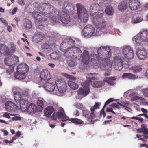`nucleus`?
Wrapping results in <instances>:
<instances>
[{"label": "nucleus", "instance_id": "nucleus-61", "mask_svg": "<svg viewBox=\"0 0 148 148\" xmlns=\"http://www.w3.org/2000/svg\"><path fill=\"white\" fill-rule=\"evenodd\" d=\"M143 133H144V135H146L148 136V130L147 128L145 126H143Z\"/></svg>", "mask_w": 148, "mask_h": 148}, {"label": "nucleus", "instance_id": "nucleus-54", "mask_svg": "<svg viewBox=\"0 0 148 148\" xmlns=\"http://www.w3.org/2000/svg\"><path fill=\"white\" fill-rule=\"evenodd\" d=\"M75 105L77 108L79 109H82L84 108V106L81 103H76Z\"/></svg>", "mask_w": 148, "mask_h": 148}, {"label": "nucleus", "instance_id": "nucleus-35", "mask_svg": "<svg viewBox=\"0 0 148 148\" xmlns=\"http://www.w3.org/2000/svg\"><path fill=\"white\" fill-rule=\"evenodd\" d=\"M139 33H138L137 35L134 37L133 39V41L135 40L136 44L138 45H140L141 42L142 40L141 38Z\"/></svg>", "mask_w": 148, "mask_h": 148}, {"label": "nucleus", "instance_id": "nucleus-26", "mask_svg": "<svg viewBox=\"0 0 148 148\" xmlns=\"http://www.w3.org/2000/svg\"><path fill=\"white\" fill-rule=\"evenodd\" d=\"M15 106H16V105L10 101L6 102L5 103V107L7 110H13Z\"/></svg>", "mask_w": 148, "mask_h": 148}, {"label": "nucleus", "instance_id": "nucleus-9", "mask_svg": "<svg viewBox=\"0 0 148 148\" xmlns=\"http://www.w3.org/2000/svg\"><path fill=\"white\" fill-rule=\"evenodd\" d=\"M123 62L120 56L115 57L113 60V64L114 69L118 71L121 70L123 66Z\"/></svg>", "mask_w": 148, "mask_h": 148}, {"label": "nucleus", "instance_id": "nucleus-38", "mask_svg": "<svg viewBox=\"0 0 148 148\" xmlns=\"http://www.w3.org/2000/svg\"><path fill=\"white\" fill-rule=\"evenodd\" d=\"M123 78H127L130 79H134L136 78V75L131 73H124L122 76Z\"/></svg>", "mask_w": 148, "mask_h": 148}, {"label": "nucleus", "instance_id": "nucleus-53", "mask_svg": "<svg viewBox=\"0 0 148 148\" xmlns=\"http://www.w3.org/2000/svg\"><path fill=\"white\" fill-rule=\"evenodd\" d=\"M114 100L112 99V98H110L108 99L105 103L104 105L103 106V108H105L106 106L108 104L110 103L111 102L113 101Z\"/></svg>", "mask_w": 148, "mask_h": 148}, {"label": "nucleus", "instance_id": "nucleus-37", "mask_svg": "<svg viewBox=\"0 0 148 148\" xmlns=\"http://www.w3.org/2000/svg\"><path fill=\"white\" fill-rule=\"evenodd\" d=\"M68 47L67 43L64 41L61 43L60 46V49L62 51L64 52L65 51H66L68 48Z\"/></svg>", "mask_w": 148, "mask_h": 148}, {"label": "nucleus", "instance_id": "nucleus-36", "mask_svg": "<svg viewBox=\"0 0 148 148\" xmlns=\"http://www.w3.org/2000/svg\"><path fill=\"white\" fill-rule=\"evenodd\" d=\"M133 72L134 73H136L141 71L142 70L141 66L140 65H134L132 67Z\"/></svg>", "mask_w": 148, "mask_h": 148}, {"label": "nucleus", "instance_id": "nucleus-48", "mask_svg": "<svg viewBox=\"0 0 148 148\" xmlns=\"http://www.w3.org/2000/svg\"><path fill=\"white\" fill-rule=\"evenodd\" d=\"M90 112L87 109H84L83 110V116L87 117L90 114Z\"/></svg>", "mask_w": 148, "mask_h": 148}, {"label": "nucleus", "instance_id": "nucleus-59", "mask_svg": "<svg viewBox=\"0 0 148 148\" xmlns=\"http://www.w3.org/2000/svg\"><path fill=\"white\" fill-rule=\"evenodd\" d=\"M0 21L6 26H7L8 25V23L4 18H0Z\"/></svg>", "mask_w": 148, "mask_h": 148}, {"label": "nucleus", "instance_id": "nucleus-7", "mask_svg": "<svg viewBox=\"0 0 148 148\" xmlns=\"http://www.w3.org/2000/svg\"><path fill=\"white\" fill-rule=\"evenodd\" d=\"M95 32L94 27L90 25H87L83 29L82 34L84 37L89 38L92 36Z\"/></svg>", "mask_w": 148, "mask_h": 148}, {"label": "nucleus", "instance_id": "nucleus-55", "mask_svg": "<svg viewBox=\"0 0 148 148\" xmlns=\"http://www.w3.org/2000/svg\"><path fill=\"white\" fill-rule=\"evenodd\" d=\"M42 49H49L50 47L49 45L46 43H44L42 46Z\"/></svg>", "mask_w": 148, "mask_h": 148}, {"label": "nucleus", "instance_id": "nucleus-6", "mask_svg": "<svg viewBox=\"0 0 148 148\" xmlns=\"http://www.w3.org/2000/svg\"><path fill=\"white\" fill-rule=\"evenodd\" d=\"M16 47L15 45L13 43L10 45V51L8 47L4 44H0V57L3 55L10 54L11 53H14Z\"/></svg>", "mask_w": 148, "mask_h": 148}, {"label": "nucleus", "instance_id": "nucleus-24", "mask_svg": "<svg viewBox=\"0 0 148 148\" xmlns=\"http://www.w3.org/2000/svg\"><path fill=\"white\" fill-rule=\"evenodd\" d=\"M142 41L148 42V30H145L139 32Z\"/></svg>", "mask_w": 148, "mask_h": 148}, {"label": "nucleus", "instance_id": "nucleus-12", "mask_svg": "<svg viewBox=\"0 0 148 148\" xmlns=\"http://www.w3.org/2000/svg\"><path fill=\"white\" fill-rule=\"evenodd\" d=\"M136 54L138 58L141 60H143L147 57V51L142 46L139 47L137 49Z\"/></svg>", "mask_w": 148, "mask_h": 148}, {"label": "nucleus", "instance_id": "nucleus-41", "mask_svg": "<svg viewBox=\"0 0 148 148\" xmlns=\"http://www.w3.org/2000/svg\"><path fill=\"white\" fill-rule=\"evenodd\" d=\"M70 121L76 124H83L84 122L81 120L77 118H73L70 119Z\"/></svg>", "mask_w": 148, "mask_h": 148}, {"label": "nucleus", "instance_id": "nucleus-22", "mask_svg": "<svg viewBox=\"0 0 148 148\" xmlns=\"http://www.w3.org/2000/svg\"><path fill=\"white\" fill-rule=\"evenodd\" d=\"M45 89L49 92H52L56 88L55 84L50 83H47L44 85Z\"/></svg>", "mask_w": 148, "mask_h": 148}, {"label": "nucleus", "instance_id": "nucleus-47", "mask_svg": "<svg viewBox=\"0 0 148 148\" xmlns=\"http://www.w3.org/2000/svg\"><path fill=\"white\" fill-rule=\"evenodd\" d=\"M67 63L69 65L70 67H73L75 65V62L72 60H67Z\"/></svg>", "mask_w": 148, "mask_h": 148}, {"label": "nucleus", "instance_id": "nucleus-52", "mask_svg": "<svg viewBox=\"0 0 148 148\" xmlns=\"http://www.w3.org/2000/svg\"><path fill=\"white\" fill-rule=\"evenodd\" d=\"M58 54L56 52H54L51 54L50 56L51 58L54 59H56L57 56Z\"/></svg>", "mask_w": 148, "mask_h": 148}, {"label": "nucleus", "instance_id": "nucleus-19", "mask_svg": "<svg viewBox=\"0 0 148 148\" xmlns=\"http://www.w3.org/2000/svg\"><path fill=\"white\" fill-rule=\"evenodd\" d=\"M21 93L15 92L14 93V96L15 100L16 102L19 103V101L20 100L21 98L22 97H25V96L28 95V93L27 92H23L21 95Z\"/></svg>", "mask_w": 148, "mask_h": 148}, {"label": "nucleus", "instance_id": "nucleus-43", "mask_svg": "<svg viewBox=\"0 0 148 148\" xmlns=\"http://www.w3.org/2000/svg\"><path fill=\"white\" fill-rule=\"evenodd\" d=\"M142 19L140 17H137L136 18H132V22L133 23H137L141 22L142 21Z\"/></svg>", "mask_w": 148, "mask_h": 148}, {"label": "nucleus", "instance_id": "nucleus-23", "mask_svg": "<svg viewBox=\"0 0 148 148\" xmlns=\"http://www.w3.org/2000/svg\"><path fill=\"white\" fill-rule=\"evenodd\" d=\"M128 8V3L125 1L120 3L118 5V9L121 12L124 11Z\"/></svg>", "mask_w": 148, "mask_h": 148}, {"label": "nucleus", "instance_id": "nucleus-17", "mask_svg": "<svg viewBox=\"0 0 148 148\" xmlns=\"http://www.w3.org/2000/svg\"><path fill=\"white\" fill-rule=\"evenodd\" d=\"M17 71L25 75L28 71V66L25 64H20L17 67Z\"/></svg>", "mask_w": 148, "mask_h": 148}, {"label": "nucleus", "instance_id": "nucleus-4", "mask_svg": "<svg viewBox=\"0 0 148 148\" xmlns=\"http://www.w3.org/2000/svg\"><path fill=\"white\" fill-rule=\"evenodd\" d=\"M73 9V6L71 3L68 1H65L62 8L63 12L59 14V18L57 19V21L55 22H57L59 19L63 23L68 24L71 21L70 17L69 15L66 14L65 12H69ZM57 17L58 18V16Z\"/></svg>", "mask_w": 148, "mask_h": 148}, {"label": "nucleus", "instance_id": "nucleus-57", "mask_svg": "<svg viewBox=\"0 0 148 148\" xmlns=\"http://www.w3.org/2000/svg\"><path fill=\"white\" fill-rule=\"evenodd\" d=\"M57 118H58V117L57 116V115L56 113L55 112H54L53 114L51 117V119H52L55 120H56Z\"/></svg>", "mask_w": 148, "mask_h": 148}, {"label": "nucleus", "instance_id": "nucleus-49", "mask_svg": "<svg viewBox=\"0 0 148 148\" xmlns=\"http://www.w3.org/2000/svg\"><path fill=\"white\" fill-rule=\"evenodd\" d=\"M142 92L144 95L148 98V88L143 89Z\"/></svg>", "mask_w": 148, "mask_h": 148}, {"label": "nucleus", "instance_id": "nucleus-16", "mask_svg": "<svg viewBox=\"0 0 148 148\" xmlns=\"http://www.w3.org/2000/svg\"><path fill=\"white\" fill-rule=\"evenodd\" d=\"M58 118H61L63 119L62 121H65L67 120L68 117L65 114V112L62 108L60 107L56 112Z\"/></svg>", "mask_w": 148, "mask_h": 148}, {"label": "nucleus", "instance_id": "nucleus-42", "mask_svg": "<svg viewBox=\"0 0 148 148\" xmlns=\"http://www.w3.org/2000/svg\"><path fill=\"white\" fill-rule=\"evenodd\" d=\"M4 62L5 64L8 66H13V63L12 62V59L9 58H5L4 59Z\"/></svg>", "mask_w": 148, "mask_h": 148}, {"label": "nucleus", "instance_id": "nucleus-46", "mask_svg": "<svg viewBox=\"0 0 148 148\" xmlns=\"http://www.w3.org/2000/svg\"><path fill=\"white\" fill-rule=\"evenodd\" d=\"M141 100L143 101L144 100V99L139 96H135L132 97L131 99V100L132 101H134L135 100Z\"/></svg>", "mask_w": 148, "mask_h": 148}, {"label": "nucleus", "instance_id": "nucleus-62", "mask_svg": "<svg viewBox=\"0 0 148 148\" xmlns=\"http://www.w3.org/2000/svg\"><path fill=\"white\" fill-rule=\"evenodd\" d=\"M13 115L10 114L8 112H6L5 113V114L4 115V117H6L8 118H10V115Z\"/></svg>", "mask_w": 148, "mask_h": 148}, {"label": "nucleus", "instance_id": "nucleus-11", "mask_svg": "<svg viewBox=\"0 0 148 148\" xmlns=\"http://www.w3.org/2000/svg\"><path fill=\"white\" fill-rule=\"evenodd\" d=\"M101 8V7L98 3H94L92 4L90 6L89 10L90 16H91L93 19H95V16L96 15L97 12L99 9Z\"/></svg>", "mask_w": 148, "mask_h": 148}, {"label": "nucleus", "instance_id": "nucleus-3", "mask_svg": "<svg viewBox=\"0 0 148 148\" xmlns=\"http://www.w3.org/2000/svg\"><path fill=\"white\" fill-rule=\"evenodd\" d=\"M64 40L68 46L67 50L64 54V56L68 58L75 57L78 60L80 59L82 52L79 48L74 46L81 42L80 40L77 38H74V40L66 38Z\"/></svg>", "mask_w": 148, "mask_h": 148}, {"label": "nucleus", "instance_id": "nucleus-14", "mask_svg": "<svg viewBox=\"0 0 148 148\" xmlns=\"http://www.w3.org/2000/svg\"><path fill=\"white\" fill-rule=\"evenodd\" d=\"M129 7L131 10H135L141 7V4L138 0H129Z\"/></svg>", "mask_w": 148, "mask_h": 148}, {"label": "nucleus", "instance_id": "nucleus-10", "mask_svg": "<svg viewBox=\"0 0 148 148\" xmlns=\"http://www.w3.org/2000/svg\"><path fill=\"white\" fill-rule=\"evenodd\" d=\"M123 54L127 59H132L134 57V52L132 48L130 46H125L123 49Z\"/></svg>", "mask_w": 148, "mask_h": 148}, {"label": "nucleus", "instance_id": "nucleus-27", "mask_svg": "<svg viewBox=\"0 0 148 148\" xmlns=\"http://www.w3.org/2000/svg\"><path fill=\"white\" fill-rule=\"evenodd\" d=\"M14 76L15 78L19 79H24L25 77V74L17 71L16 72L14 73Z\"/></svg>", "mask_w": 148, "mask_h": 148}, {"label": "nucleus", "instance_id": "nucleus-20", "mask_svg": "<svg viewBox=\"0 0 148 148\" xmlns=\"http://www.w3.org/2000/svg\"><path fill=\"white\" fill-rule=\"evenodd\" d=\"M79 95H81L82 97L86 96L89 93L90 90L88 87H84L83 88H79L77 91Z\"/></svg>", "mask_w": 148, "mask_h": 148}, {"label": "nucleus", "instance_id": "nucleus-40", "mask_svg": "<svg viewBox=\"0 0 148 148\" xmlns=\"http://www.w3.org/2000/svg\"><path fill=\"white\" fill-rule=\"evenodd\" d=\"M106 13L110 15H112L113 14V9L112 7L109 6L106 8L105 9Z\"/></svg>", "mask_w": 148, "mask_h": 148}, {"label": "nucleus", "instance_id": "nucleus-33", "mask_svg": "<svg viewBox=\"0 0 148 148\" xmlns=\"http://www.w3.org/2000/svg\"><path fill=\"white\" fill-rule=\"evenodd\" d=\"M69 86L71 89L76 90L78 88V85L76 83L71 81H68L67 82Z\"/></svg>", "mask_w": 148, "mask_h": 148}, {"label": "nucleus", "instance_id": "nucleus-25", "mask_svg": "<svg viewBox=\"0 0 148 148\" xmlns=\"http://www.w3.org/2000/svg\"><path fill=\"white\" fill-rule=\"evenodd\" d=\"M36 106L34 103H31L30 104L28 107H27V110L30 113H35L36 112Z\"/></svg>", "mask_w": 148, "mask_h": 148}, {"label": "nucleus", "instance_id": "nucleus-1", "mask_svg": "<svg viewBox=\"0 0 148 148\" xmlns=\"http://www.w3.org/2000/svg\"><path fill=\"white\" fill-rule=\"evenodd\" d=\"M38 3L35 2L34 5L35 7L34 8V12L32 13L33 17L35 19L38 24V28L43 30L45 27L43 24L44 22L46 21L47 17L44 14L49 15L51 16L49 18L51 21L56 22L58 15L56 14V9L51 5L46 3H41L38 5Z\"/></svg>", "mask_w": 148, "mask_h": 148}, {"label": "nucleus", "instance_id": "nucleus-58", "mask_svg": "<svg viewBox=\"0 0 148 148\" xmlns=\"http://www.w3.org/2000/svg\"><path fill=\"white\" fill-rule=\"evenodd\" d=\"M111 106L114 109L117 108L119 109V105L115 103H113L111 105Z\"/></svg>", "mask_w": 148, "mask_h": 148}, {"label": "nucleus", "instance_id": "nucleus-15", "mask_svg": "<svg viewBox=\"0 0 148 148\" xmlns=\"http://www.w3.org/2000/svg\"><path fill=\"white\" fill-rule=\"evenodd\" d=\"M82 61L85 65L88 64L89 62V55L88 52L86 50H85L82 53Z\"/></svg>", "mask_w": 148, "mask_h": 148}, {"label": "nucleus", "instance_id": "nucleus-44", "mask_svg": "<svg viewBox=\"0 0 148 148\" xmlns=\"http://www.w3.org/2000/svg\"><path fill=\"white\" fill-rule=\"evenodd\" d=\"M129 59H127V60H126L124 62V64H123L124 67L127 69L130 68L129 66L130 65L131 62L129 61Z\"/></svg>", "mask_w": 148, "mask_h": 148}, {"label": "nucleus", "instance_id": "nucleus-56", "mask_svg": "<svg viewBox=\"0 0 148 148\" xmlns=\"http://www.w3.org/2000/svg\"><path fill=\"white\" fill-rule=\"evenodd\" d=\"M112 68V65L111 64V68L110 70H108V69H101L102 70H103L107 71V72H106L104 74V75L105 76H108L110 75V71L111 70Z\"/></svg>", "mask_w": 148, "mask_h": 148}, {"label": "nucleus", "instance_id": "nucleus-39", "mask_svg": "<svg viewBox=\"0 0 148 148\" xmlns=\"http://www.w3.org/2000/svg\"><path fill=\"white\" fill-rule=\"evenodd\" d=\"M116 79L115 77H111L109 79H104V82L108 83L109 84L111 85H113L115 84L112 80H115Z\"/></svg>", "mask_w": 148, "mask_h": 148}, {"label": "nucleus", "instance_id": "nucleus-64", "mask_svg": "<svg viewBox=\"0 0 148 148\" xmlns=\"http://www.w3.org/2000/svg\"><path fill=\"white\" fill-rule=\"evenodd\" d=\"M19 4L21 6H23L25 5V2L24 0H19Z\"/></svg>", "mask_w": 148, "mask_h": 148}, {"label": "nucleus", "instance_id": "nucleus-8", "mask_svg": "<svg viewBox=\"0 0 148 148\" xmlns=\"http://www.w3.org/2000/svg\"><path fill=\"white\" fill-rule=\"evenodd\" d=\"M57 89L59 93H63L66 90L67 87L66 82L64 80L59 79L55 82Z\"/></svg>", "mask_w": 148, "mask_h": 148}, {"label": "nucleus", "instance_id": "nucleus-21", "mask_svg": "<svg viewBox=\"0 0 148 148\" xmlns=\"http://www.w3.org/2000/svg\"><path fill=\"white\" fill-rule=\"evenodd\" d=\"M54 108L52 106H48L44 110V115L47 117L50 116L54 112Z\"/></svg>", "mask_w": 148, "mask_h": 148}, {"label": "nucleus", "instance_id": "nucleus-29", "mask_svg": "<svg viewBox=\"0 0 148 148\" xmlns=\"http://www.w3.org/2000/svg\"><path fill=\"white\" fill-rule=\"evenodd\" d=\"M104 11L102 9V8L99 9L97 12L96 15L95 16V19H93L94 21H95L96 19H98L99 18H102L104 14Z\"/></svg>", "mask_w": 148, "mask_h": 148}, {"label": "nucleus", "instance_id": "nucleus-34", "mask_svg": "<svg viewBox=\"0 0 148 148\" xmlns=\"http://www.w3.org/2000/svg\"><path fill=\"white\" fill-rule=\"evenodd\" d=\"M96 75L95 73H90L88 74L86 77L88 81H89V83H91V80H95L97 79Z\"/></svg>", "mask_w": 148, "mask_h": 148}, {"label": "nucleus", "instance_id": "nucleus-63", "mask_svg": "<svg viewBox=\"0 0 148 148\" xmlns=\"http://www.w3.org/2000/svg\"><path fill=\"white\" fill-rule=\"evenodd\" d=\"M18 10V8L16 7H14L13 10H12L11 14L12 15L14 14Z\"/></svg>", "mask_w": 148, "mask_h": 148}, {"label": "nucleus", "instance_id": "nucleus-60", "mask_svg": "<svg viewBox=\"0 0 148 148\" xmlns=\"http://www.w3.org/2000/svg\"><path fill=\"white\" fill-rule=\"evenodd\" d=\"M130 118L132 119L138 120L141 123H142L143 122V119L142 118H137L136 117H130Z\"/></svg>", "mask_w": 148, "mask_h": 148}, {"label": "nucleus", "instance_id": "nucleus-30", "mask_svg": "<svg viewBox=\"0 0 148 148\" xmlns=\"http://www.w3.org/2000/svg\"><path fill=\"white\" fill-rule=\"evenodd\" d=\"M95 25L96 27L100 30L105 29L106 27V23L105 22L102 21L98 23L94 21Z\"/></svg>", "mask_w": 148, "mask_h": 148}, {"label": "nucleus", "instance_id": "nucleus-31", "mask_svg": "<svg viewBox=\"0 0 148 148\" xmlns=\"http://www.w3.org/2000/svg\"><path fill=\"white\" fill-rule=\"evenodd\" d=\"M23 26L27 29H31L32 27V23L29 20L26 19L23 23Z\"/></svg>", "mask_w": 148, "mask_h": 148}, {"label": "nucleus", "instance_id": "nucleus-51", "mask_svg": "<svg viewBox=\"0 0 148 148\" xmlns=\"http://www.w3.org/2000/svg\"><path fill=\"white\" fill-rule=\"evenodd\" d=\"M13 116H14V117L12 118V120L13 121H17V120H21V118L20 117L17 116V114H13Z\"/></svg>", "mask_w": 148, "mask_h": 148}, {"label": "nucleus", "instance_id": "nucleus-13", "mask_svg": "<svg viewBox=\"0 0 148 148\" xmlns=\"http://www.w3.org/2000/svg\"><path fill=\"white\" fill-rule=\"evenodd\" d=\"M40 77L41 80L48 81L51 79V75L48 70L46 69H44L41 71L40 74Z\"/></svg>", "mask_w": 148, "mask_h": 148}, {"label": "nucleus", "instance_id": "nucleus-2", "mask_svg": "<svg viewBox=\"0 0 148 148\" xmlns=\"http://www.w3.org/2000/svg\"><path fill=\"white\" fill-rule=\"evenodd\" d=\"M97 55L92 53L91 55V64L95 66H99L101 69H108L111 68V62L110 58L111 56V49L108 47L101 46L97 50Z\"/></svg>", "mask_w": 148, "mask_h": 148}, {"label": "nucleus", "instance_id": "nucleus-32", "mask_svg": "<svg viewBox=\"0 0 148 148\" xmlns=\"http://www.w3.org/2000/svg\"><path fill=\"white\" fill-rule=\"evenodd\" d=\"M105 84L103 80V81H95L92 84V86L93 87L98 88L101 87Z\"/></svg>", "mask_w": 148, "mask_h": 148}, {"label": "nucleus", "instance_id": "nucleus-50", "mask_svg": "<svg viewBox=\"0 0 148 148\" xmlns=\"http://www.w3.org/2000/svg\"><path fill=\"white\" fill-rule=\"evenodd\" d=\"M65 76L67 78H68L73 80H75L76 79V77L74 76L67 74H65Z\"/></svg>", "mask_w": 148, "mask_h": 148}, {"label": "nucleus", "instance_id": "nucleus-18", "mask_svg": "<svg viewBox=\"0 0 148 148\" xmlns=\"http://www.w3.org/2000/svg\"><path fill=\"white\" fill-rule=\"evenodd\" d=\"M21 109L23 111H27V107L28 104V100L26 98H22L19 101Z\"/></svg>", "mask_w": 148, "mask_h": 148}, {"label": "nucleus", "instance_id": "nucleus-45", "mask_svg": "<svg viewBox=\"0 0 148 148\" xmlns=\"http://www.w3.org/2000/svg\"><path fill=\"white\" fill-rule=\"evenodd\" d=\"M14 69V67L13 66H9V67L6 70V72L9 74H10L13 72Z\"/></svg>", "mask_w": 148, "mask_h": 148}, {"label": "nucleus", "instance_id": "nucleus-28", "mask_svg": "<svg viewBox=\"0 0 148 148\" xmlns=\"http://www.w3.org/2000/svg\"><path fill=\"white\" fill-rule=\"evenodd\" d=\"M45 101L43 99H38L37 101L38 110L40 112L43 110L44 107V102Z\"/></svg>", "mask_w": 148, "mask_h": 148}, {"label": "nucleus", "instance_id": "nucleus-5", "mask_svg": "<svg viewBox=\"0 0 148 148\" xmlns=\"http://www.w3.org/2000/svg\"><path fill=\"white\" fill-rule=\"evenodd\" d=\"M77 10V14L78 18L82 23H86L88 19V11L85 8L84 6L80 3L76 5Z\"/></svg>", "mask_w": 148, "mask_h": 148}]
</instances>
